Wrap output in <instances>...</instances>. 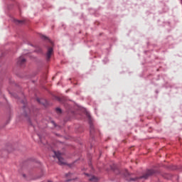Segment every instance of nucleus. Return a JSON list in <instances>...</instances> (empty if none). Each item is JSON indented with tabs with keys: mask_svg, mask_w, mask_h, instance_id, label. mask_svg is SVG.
Returning a JSON list of instances; mask_svg holds the SVG:
<instances>
[{
	"mask_svg": "<svg viewBox=\"0 0 182 182\" xmlns=\"http://www.w3.org/2000/svg\"><path fill=\"white\" fill-rule=\"evenodd\" d=\"M131 180H132V181H134V178H132Z\"/></svg>",
	"mask_w": 182,
	"mask_h": 182,
	"instance_id": "15",
	"label": "nucleus"
},
{
	"mask_svg": "<svg viewBox=\"0 0 182 182\" xmlns=\"http://www.w3.org/2000/svg\"><path fill=\"white\" fill-rule=\"evenodd\" d=\"M14 22H15V23H16L17 25H21V24L23 23V21L16 20V19L14 20Z\"/></svg>",
	"mask_w": 182,
	"mask_h": 182,
	"instance_id": "8",
	"label": "nucleus"
},
{
	"mask_svg": "<svg viewBox=\"0 0 182 182\" xmlns=\"http://www.w3.org/2000/svg\"><path fill=\"white\" fill-rule=\"evenodd\" d=\"M56 112L58 114H60V113H62V109H60V108H56Z\"/></svg>",
	"mask_w": 182,
	"mask_h": 182,
	"instance_id": "10",
	"label": "nucleus"
},
{
	"mask_svg": "<svg viewBox=\"0 0 182 182\" xmlns=\"http://www.w3.org/2000/svg\"><path fill=\"white\" fill-rule=\"evenodd\" d=\"M36 52H42V49L38 48V50H36Z\"/></svg>",
	"mask_w": 182,
	"mask_h": 182,
	"instance_id": "13",
	"label": "nucleus"
},
{
	"mask_svg": "<svg viewBox=\"0 0 182 182\" xmlns=\"http://www.w3.org/2000/svg\"><path fill=\"white\" fill-rule=\"evenodd\" d=\"M94 130H95V127H93L92 124H90V134L93 133Z\"/></svg>",
	"mask_w": 182,
	"mask_h": 182,
	"instance_id": "9",
	"label": "nucleus"
},
{
	"mask_svg": "<svg viewBox=\"0 0 182 182\" xmlns=\"http://www.w3.org/2000/svg\"><path fill=\"white\" fill-rule=\"evenodd\" d=\"M55 154V156L57 157L58 160V164L60 166H63L65 164H66V162H65V159H63V158L62 157V154H60V152H56L54 151Z\"/></svg>",
	"mask_w": 182,
	"mask_h": 182,
	"instance_id": "1",
	"label": "nucleus"
},
{
	"mask_svg": "<svg viewBox=\"0 0 182 182\" xmlns=\"http://www.w3.org/2000/svg\"><path fill=\"white\" fill-rule=\"evenodd\" d=\"M154 173L155 171L153 169L148 170L144 176H141L139 178H149V176H153Z\"/></svg>",
	"mask_w": 182,
	"mask_h": 182,
	"instance_id": "4",
	"label": "nucleus"
},
{
	"mask_svg": "<svg viewBox=\"0 0 182 182\" xmlns=\"http://www.w3.org/2000/svg\"><path fill=\"white\" fill-rule=\"evenodd\" d=\"M42 39H45V40H46V39H48V37H46V36H42Z\"/></svg>",
	"mask_w": 182,
	"mask_h": 182,
	"instance_id": "11",
	"label": "nucleus"
},
{
	"mask_svg": "<svg viewBox=\"0 0 182 182\" xmlns=\"http://www.w3.org/2000/svg\"><path fill=\"white\" fill-rule=\"evenodd\" d=\"M85 176H87L88 180L92 182H97V178H96L95 176H89L88 173H85Z\"/></svg>",
	"mask_w": 182,
	"mask_h": 182,
	"instance_id": "6",
	"label": "nucleus"
},
{
	"mask_svg": "<svg viewBox=\"0 0 182 182\" xmlns=\"http://www.w3.org/2000/svg\"><path fill=\"white\" fill-rule=\"evenodd\" d=\"M52 55H53V48L48 47L46 53V60H50V58H52Z\"/></svg>",
	"mask_w": 182,
	"mask_h": 182,
	"instance_id": "2",
	"label": "nucleus"
},
{
	"mask_svg": "<svg viewBox=\"0 0 182 182\" xmlns=\"http://www.w3.org/2000/svg\"><path fill=\"white\" fill-rule=\"evenodd\" d=\"M26 62V59H25L23 57H20L18 59L17 63L18 65H25Z\"/></svg>",
	"mask_w": 182,
	"mask_h": 182,
	"instance_id": "5",
	"label": "nucleus"
},
{
	"mask_svg": "<svg viewBox=\"0 0 182 182\" xmlns=\"http://www.w3.org/2000/svg\"><path fill=\"white\" fill-rule=\"evenodd\" d=\"M28 122H30V124H31V126H33V124H32V122L31 121V118H28Z\"/></svg>",
	"mask_w": 182,
	"mask_h": 182,
	"instance_id": "12",
	"label": "nucleus"
},
{
	"mask_svg": "<svg viewBox=\"0 0 182 182\" xmlns=\"http://www.w3.org/2000/svg\"><path fill=\"white\" fill-rule=\"evenodd\" d=\"M23 116H25V117H29V116H32V113H31V109H29V108L26 106H24L23 108Z\"/></svg>",
	"mask_w": 182,
	"mask_h": 182,
	"instance_id": "3",
	"label": "nucleus"
},
{
	"mask_svg": "<svg viewBox=\"0 0 182 182\" xmlns=\"http://www.w3.org/2000/svg\"><path fill=\"white\" fill-rule=\"evenodd\" d=\"M72 176H73V174L69 173L66 174V177H70V179H68L67 181H71V180H75L74 178H72Z\"/></svg>",
	"mask_w": 182,
	"mask_h": 182,
	"instance_id": "7",
	"label": "nucleus"
},
{
	"mask_svg": "<svg viewBox=\"0 0 182 182\" xmlns=\"http://www.w3.org/2000/svg\"><path fill=\"white\" fill-rule=\"evenodd\" d=\"M37 101L38 102V103H41V100L38 99Z\"/></svg>",
	"mask_w": 182,
	"mask_h": 182,
	"instance_id": "14",
	"label": "nucleus"
}]
</instances>
